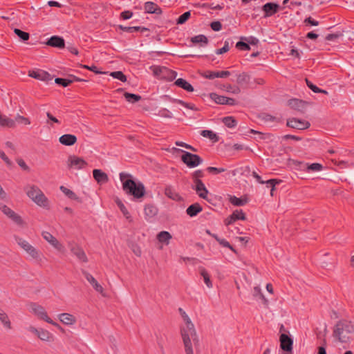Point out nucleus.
I'll use <instances>...</instances> for the list:
<instances>
[{"label": "nucleus", "mask_w": 354, "mask_h": 354, "mask_svg": "<svg viewBox=\"0 0 354 354\" xmlns=\"http://www.w3.org/2000/svg\"><path fill=\"white\" fill-rule=\"evenodd\" d=\"M178 311L183 321L180 328V335L185 353L194 354L193 344L196 345L198 343V337L195 326L188 315L182 308H179Z\"/></svg>", "instance_id": "f257e3e1"}, {"label": "nucleus", "mask_w": 354, "mask_h": 354, "mask_svg": "<svg viewBox=\"0 0 354 354\" xmlns=\"http://www.w3.org/2000/svg\"><path fill=\"white\" fill-rule=\"evenodd\" d=\"M333 337L340 343L351 342L354 339V324L346 319L339 320L334 327Z\"/></svg>", "instance_id": "f03ea898"}, {"label": "nucleus", "mask_w": 354, "mask_h": 354, "mask_svg": "<svg viewBox=\"0 0 354 354\" xmlns=\"http://www.w3.org/2000/svg\"><path fill=\"white\" fill-rule=\"evenodd\" d=\"M120 179L122 183L123 189L127 194L133 195L137 198L144 196V185L140 182L136 183L133 180L131 175L121 173L120 174Z\"/></svg>", "instance_id": "7ed1b4c3"}, {"label": "nucleus", "mask_w": 354, "mask_h": 354, "mask_svg": "<svg viewBox=\"0 0 354 354\" xmlns=\"http://www.w3.org/2000/svg\"><path fill=\"white\" fill-rule=\"evenodd\" d=\"M25 189L27 196L36 205L44 208L49 207L48 199L37 186L30 185Z\"/></svg>", "instance_id": "20e7f679"}, {"label": "nucleus", "mask_w": 354, "mask_h": 354, "mask_svg": "<svg viewBox=\"0 0 354 354\" xmlns=\"http://www.w3.org/2000/svg\"><path fill=\"white\" fill-rule=\"evenodd\" d=\"M17 244L26 252L28 258L36 262H41L43 255L41 252L27 240L20 236H15Z\"/></svg>", "instance_id": "39448f33"}, {"label": "nucleus", "mask_w": 354, "mask_h": 354, "mask_svg": "<svg viewBox=\"0 0 354 354\" xmlns=\"http://www.w3.org/2000/svg\"><path fill=\"white\" fill-rule=\"evenodd\" d=\"M15 121L24 125H30L31 122L29 118L24 117L19 114L15 116V120L0 113V127L4 128H15Z\"/></svg>", "instance_id": "423d86ee"}, {"label": "nucleus", "mask_w": 354, "mask_h": 354, "mask_svg": "<svg viewBox=\"0 0 354 354\" xmlns=\"http://www.w3.org/2000/svg\"><path fill=\"white\" fill-rule=\"evenodd\" d=\"M149 68L153 75L159 79L171 81L177 75L176 72L171 71L165 66H151Z\"/></svg>", "instance_id": "0eeeda50"}, {"label": "nucleus", "mask_w": 354, "mask_h": 354, "mask_svg": "<svg viewBox=\"0 0 354 354\" xmlns=\"http://www.w3.org/2000/svg\"><path fill=\"white\" fill-rule=\"evenodd\" d=\"M41 234L43 239L57 251L62 253L65 252V248L64 245L59 241H58L57 238H55L51 233L47 231H42Z\"/></svg>", "instance_id": "6e6552de"}, {"label": "nucleus", "mask_w": 354, "mask_h": 354, "mask_svg": "<svg viewBox=\"0 0 354 354\" xmlns=\"http://www.w3.org/2000/svg\"><path fill=\"white\" fill-rule=\"evenodd\" d=\"M0 210L17 225L23 226L25 224L22 218L6 205L0 203Z\"/></svg>", "instance_id": "1a4fd4ad"}, {"label": "nucleus", "mask_w": 354, "mask_h": 354, "mask_svg": "<svg viewBox=\"0 0 354 354\" xmlns=\"http://www.w3.org/2000/svg\"><path fill=\"white\" fill-rule=\"evenodd\" d=\"M178 150L180 151V149ZM180 151L183 152V155L182 156L183 162L189 167H196L201 164L202 160L198 155L192 154L183 150H180Z\"/></svg>", "instance_id": "9d476101"}, {"label": "nucleus", "mask_w": 354, "mask_h": 354, "mask_svg": "<svg viewBox=\"0 0 354 354\" xmlns=\"http://www.w3.org/2000/svg\"><path fill=\"white\" fill-rule=\"evenodd\" d=\"M29 310L32 313L35 314L38 318L43 319L46 322H50V321L48 320L49 317L47 314V312L41 306H39L35 303H32L29 305Z\"/></svg>", "instance_id": "9b49d317"}, {"label": "nucleus", "mask_w": 354, "mask_h": 354, "mask_svg": "<svg viewBox=\"0 0 354 354\" xmlns=\"http://www.w3.org/2000/svg\"><path fill=\"white\" fill-rule=\"evenodd\" d=\"M68 246L71 250V252L77 257V258L83 261L86 262L87 261V257L86 256L85 252L82 250V248L77 244L74 241H69L68 243Z\"/></svg>", "instance_id": "f8f14e48"}, {"label": "nucleus", "mask_w": 354, "mask_h": 354, "mask_svg": "<svg viewBox=\"0 0 354 354\" xmlns=\"http://www.w3.org/2000/svg\"><path fill=\"white\" fill-rule=\"evenodd\" d=\"M279 341L281 348L286 353V354H291L293 345L292 339L283 333L280 335Z\"/></svg>", "instance_id": "ddd939ff"}, {"label": "nucleus", "mask_w": 354, "mask_h": 354, "mask_svg": "<svg viewBox=\"0 0 354 354\" xmlns=\"http://www.w3.org/2000/svg\"><path fill=\"white\" fill-rule=\"evenodd\" d=\"M68 165L75 169H80L86 165V162L81 158L71 156L68 158Z\"/></svg>", "instance_id": "4468645a"}, {"label": "nucleus", "mask_w": 354, "mask_h": 354, "mask_svg": "<svg viewBox=\"0 0 354 354\" xmlns=\"http://www.w3.org/2000/svg\"><path fill=\"white\" fill-rule=\"evenodd\" d=\"M210 98L216 104L234 105L235 100L223 95H218L216 93H211Z\"/></svg>", "instance_id": "2eb2a0df"}, {"label": "nucleus", "mask_w": 354, "mask_h": 354, "mask_svg": "<svg viewBox=\"0 0 354 354\" xmlns=\"http://www.w3.org/2000/svg\"><path fill=\"white\" fill-rule=\"evenodd\" d=\"M58 319L64 325L73 326L76 324V317L70 313H63L57 315Z\"/></svg>", "instance_id": "dca6fc26"}, {"label": "nucleus", "mask_w": 354, "mask_h": 354, "mask_svg": "<svg viewBox=\"0 0 354 354\" xmlns=\"http://www.w3.org/2000/svg\"><path fill=\"white\" fill-rule=\"evenodd\" d=\"M85 277L96 292L101 294L103 297H106V294L104 292L103 287L97 282V281L91 274L86 273L85 274Z\"/></svg>", "instance_id": "f3484780"}, {"label": "nucleus", "mask_w": 354, "mask_h": 354, "mask_svg": "<svg viewBox=\"0 0 354 354\" xmlns=\"http://www.w3.org/2000/svg\"><path fill=\"white\" fill-rule=\"evenodd\" d=\"M231 73L228 71H223L220 72H214V71H205L203 73L202 75L209 80H213L216 77L219 78H225L230 75Z\"/></svg>", "instance_id": "a211bd4d"}, {"label": "nucleus", "mask_w": 354, "mask_h": 354, "mask_svg": "<svg viewBox=\"0 0 354 354\" xmlns=\"http://www.w3.org/2000/svg\"><path fill=\"white\" fill-rule=\"evenodd\" d=\"M29 76L45 82L52 80V77L50 75L42 70L30 71Z\"/></svg>", "instance_id": "6ab92c4d"}, {"label": "nucleus", "mask_w": 354, "mask_h": 354, "mask_svg": "<svg viewBox=\"0 0 354 354\" xmlns=\"http://www.w3.org/2000/svg\"><path fill=\"white\" fill-rule=\"evenodd\" d=\"M287 125L294 129H305L309 127L310 124L304 120H300L296 118H292L287 121Z\"/></svg>", "instance_id": "aec40b11"}, {"label": "nucleus", "mask_w": 354, "mask_h": 354, "mask_svg": "<svg viewBox=\"0 0 354 354\" xmlns=\"http://www.w3.org/2000/svg\"><path fill=\"white\" fill-rule=\"evenodd\" d=\"M193 189H195L196 194L202 198L207 199L208 196V190L205 184L201 180H197L194 184Z\"/></svg>", "instance_id": "412c9836"}, {"label": "nucleus", "mask_w": 354, "mask_h": 354, "mask_svg": "<svg viewBox=\"0 0 354 354\" xmlns=\"http://www.w3.org/2000/svg\"><path fill=\"white\" fill-rule=\"evenodd\" d=\"M279 6L274 3H267L262 8V10L265 13L266 17H268L273 15L279 10Z\"/></svg>", "instance_id": "4be33fe9"}, {"label": "nucleus", "mask_w": 354, "mask_h": 354, "mask_svg": "<svg viewBox=\"0 0 354 354\" xmlns=\"http://www.w3.org/2000/svg\"><path fill=\"white\" fill-rule=\"evenodd\" d=\"M245 219V216L242 210H235L230 217L226 218V220L225 221V225H229L232 224L236 220L244 221Z\"/></svg>", "instance_id": "5701e85b"}, {"label": "nucleus", "mask_w": 354, "mask_h": 354, "mask_svg": "<svg viewBox=\"0 0 354 354\" xmlns=\"http://www.w3.org/2000/svg\"><path fill=\"white\" fill-rule=\"evenodd\" d=\"M59 141L64 145L71 146L77 142V138L72 134H64L59 137Z\"/></svg>", "instance_id": "b1692460"}, {"label": "nucleus", "mask_w": 354, "mask_h": 354, "mask_svg": "<svg viewBox=\"0 0 354 354\" xmlns=\"http://www.w3.org/2000/svg\"><path fill=\"white\" fill-rule=\"evenodd\" d=\"M93 178L98 183H101V184L105 183L109 180V178H108V176L106 175V174H105L100 169H94L93 171Z\"/></svg>", "instance_id": "393cba45"}, {"label": "nucleus", "mask_w": 354, "mask_h": 354, "mask_svg": "<svg viewBox=\"0 0 354 354\" xmlns=\"http://www.w3.org/2000/svg\"><path fill=\"white\" fill-rule=\"evenodd\" d=\"M46 44L50 46L62 48L64 47V40L60 37L53 36L48 39Z\"/></svg>", "instance_id": "a878e982"}, {"label": "nucleus", "mask_w": 354, "mask_h": 354, "mask_svg": "<svg viewBox=\"0 0 354 354\" xmlns=\"http://www.w3.org/2000/svg\"><path fill=\"white\" fill-rule=\"evenodd\" d=\"M144 9L148 13H161V9L156 3L151 1L145 3Z\"/></svg>", "instance_id": "bb28decb"}, {"label": "nucleus", "mask_w": 354, "mask_h": 354, "mask_svg": "<svg viewBox=\"0 0 354 354\" xmlns=\"http://www.w3.org/2000/svg\"><path fill=\"white\" fill-rule=\"evenodd\" d=\"M171 238L170 233L167 231H162L157 234L158 241L165 245H168Z\"/></svg>", "instance_id": "cd10ccee"}, {"label": "nucleus", "mask_w": 354, "mask_h": 354, "mask_svg": "<svg viewBox=\"0 0 354 354\" xmlns=\"http://www.w3.org/2000/svg\"><path fill=\"white\" fill-rule=\"evenodd\" d=\"M37 337L42 341L50 342L53 340V335L49 331L41 328L39 329Z\"/></svg>", "instance_id": "c85d7f7f"}, {"label": "nucleus", "mask_w": 354, "mask_h": 354, "mask_svg": "<svg viewBox=\"0 0 354 354\" xmlns=\"http://www.w3.org/2000/svg\"><path fill=\"white\" fill-rule=\"evenodd\" d=\"M176 85L178 86L183 88V89L186 90L187 91L192 92L194 91L193 86L187 82L186 80L182 78L178 79L175 82Z\"/></svg>", "instance_id": "c756f323"}, {"label": "nucleus", "mask_w": 354, "mask_h": 354, "mask_svg": "<svg viewBox=\"0 0 354 354\" xmlns=\"http://www.w3.org/2000/svg\"><path fill=\"white\" fill-rule=\"evenodd\" d=\"M202 210L201 207L198 204L195 203L190 205L186 210L187 214L190 216H194Z\"/></svg>", "instance_id": "7c9ffc66"}, {"label": "nucleus", "mask_w": 354, "mask_h": 354, "mask_svg": "<svg viewBox=\"0 0 354 354\" xmlns=\"http://www.w3.org/2000/svg\"><path fill=\"white\" fill-rule=\"evenodd\" d=\"M200 274L203 277L204 282L206 284V286L209 288H212V281L210 280L209 274H208L207 270L205 268H202L200 269Z\"/></svg>", "instance_id": "2f4dec72"}, {"label": "nucleus", "mask_w": 354, "mask_h": 354, "mask_svg": "<svg viewBox=\"0 0 354 354\" xmlns=\"http://www.w3.org/2000/svg\"><path fill=\"white\" fill-rule=\"evenodd\" d=\"M0 321L1 322L4 327H6L8 329L11 328V323L10 322L8 316L5 312H3L1 310H0Z\"/></svg>", "instance_id": "473e14b6"}, {"label": "nucleus", "mask_w": 354, "mask_h": 354, "mask_svg": "<svg viewBox=\"0 0 354 354\" xmlns=\"http://www.w3.org/2000/svg\"><path fill=\"white\" fill-rule=\"evenodd\" d=\"M250 80V75H248L245 73H242L237 75L236 82L239 85H243L244 84H248Z\"/></svg>", "instance_id": "72a5a7b5"}, {"label": "nucleus", "mask_w": 354, "mask_h": 354, "mask_svg": "<svg viewBox=\"0 0 354 354\" xmlns=\"http://www.w3.org/2000/svg\"><path fill=\"white\" fill-rule=\"evenodd\" d=\"M144 210L145 216L149 218H151L157 214V209L153 205H146Z\"/></svg>", "instance_id": "f704fd0d"}, {"label": "nucleus", "mask_w": 354, "mask_h": 354, "mask_svg": "<svg viewBox=\"0 0 354 354\" xmlns=\"http://www.w3.org/2000/svg\"><path fill=\"white\" fill-rule=\"evenodd\" d=\"M192 42L194 44H207L208 42L207 38L203 35H196L195 37H192Z\"/></svg>", "instance_id": "c9c22d12"}, {"label": "nucleus", "mask_w": 354, "mask_h": 354, "mask_svg": "<svg viewBox=\"0 0 354 354\" xmlns=\"http://www.w3.org/2000/svg\"><path fill=\"white\" fill-rule=\"evenodd\" d=\"M230 201L235 206H243L248 202L246 199L239 198L234 196L230 197Z\"/></svg>", "instance_id": "e433bc0d"}, {"label": "nucleus", "mask_w": 354, "mask_h": 354, "mask_svg": "<svg viewBox=\"0 0 354 354\" xmlns=\"http://www.w3.org/2000/svg\"><path fill=\"white\" fill-rule=\"evenodd\" d=\"M59 189L69 198L74 200H77L78 198L77 195L73 191L66 188V187L61 186Z\"/></svg>", "instance_id": "4c0bfd02"}, {"label": "nucleus", "mask_w": 354, "mask_h": 354, "mask_svg": "<svg viewBox=\"0 0 354 354\" xmlns=\"http://www.w3.org/2000/svg\"><path fill=\"white\" fill-rule=\"evenodd\" d=\"M165 194L167 196L173 200H177L179 198L178 194L175 192V191L171 187H167L165 188Z\"/></svg>", "instance_id": "58836bf2"}, {"label": "nucleus", "mask_w": 354, "mask_h": 354, "mask_svg": "<svg viewBox=\"0 0 354 354\" xmlns=\"http://www.w3.org/2000/svg\"><path fill=\"white\" fill-rule=\"evenodd\" d=\"M201 136L205 138H208L211 140L217 141L218 137L212 131L209 130H203L201 131Z\"/></svg>", "instance_id": "ea45409f"}, {"label": "nucleus", "mask_w": 354, "mask_h": 354, "mask_svg": "<svg viewBox=\"0 0 354 354\" xmlns=\"http://www.w3.org/2000/svg\"><path fill=\"white\" fill-rule=\"evenodd\" d=\"M223 122L229 128H233L236 125L235 119L230 116L223 118Z\"/></svg>", "instance_id": "a19ab883"}, {"label": "nucleus", "mask_w": 354, "mask_h": 354, "mask_svg": "<svg viewBox=\"0 0 354 354\" xmlns=\"http://www.w3.org/2000/svg\"><path fill=\"white\" fill-rule=\"evenodd\" d=\"M124 97H125L126 100L131 103H134L136 102H138L141 98V97L140 95L131 94V93H125Z\"/></svg>", "instance_id": "79ce46f5"}, {"label": "nucleus", "mask_w": 354, "mask_h": 354, "mask_svg": "<svg viewBox=\"0 0 354 354\" xmlns=\"http://www.w3.org/2000/svg\"><path fill=\"white\" fill-rule=\"evenodd\" d=\"M110 75L113 78L118 79L123 82L127 81V77L121 71H114L110 73Z\"/></svg>", "instance_id": "37998d69"}, {"label": "nucleus", "mask_w": 354, "mask_h": 354, "mask_svg": "<svg viewBox=\"0 0 354 354\" xmlns=\"http://www.w3.org/2000/svg\"><path fill=\"white\" fill-rule=\"evenodd\" d=\"M14 32L18 37H19L24 41H26L29 39V34L28 32H24L17 28H15L14 30Z\"/></svg>", "instance_id": "c03bdc74"}, {"label": "nucleus", "mask_w": 354, "mask_h": 354, "mask_svg": "<svg viewBox=\"0 0 354 354\" xmlns=\"http://www.w3.org/2000/svg\"><path fill=\"white\" fill-rule=\"evenodd\" d=\"M323 167L319 163H313L310 165H308L307 167L308 171H319L322 170Z\"/></svg>", "instance_id": "a18cd8bd"}, {"label": "nucleus", "mask_w": 354, "mask_h": 354, "mask_svg": "<svg viewBox=\"0 0 354 354\" xmlns=\"http://www.w3.org/2000/svg\"><path fill=\"white\" fill-rule=\"evenodd\" d=\"M55 82L57 84H60V85L63 86L64 87L68 86L73 82V81L71 80L63 79V78H56L55 80Z\"/></svg>", "instance_id": "49530a36"}, {"label": "nucleus", "mask_w": 354, "mask_h": 354, "mask_svg": "<svg viewBox=\"0 0 354 354\" xmlns=\"http://www.w3.org/2000/svg\"><path fill=\"white\" fill-rule=\"evenodd\" d=\"M191 15V13L190 12H185V13H183L182 15H180L178 20H177V23L178 24H184L190 17Z\"/></svg>", "instance_id": "de8ad7c7"}, {"label": "nucleus", "mask_w": 354, "mask_h": 354, "mask_svg": "<svg viewBox=\"0 0 354 354\" xmlns=\"http://www.w3.org/2000/svg\"><path fill=\"white\" fill-rule=\"evenodd\" d=\"M116 203L118 205L119 208L120 209L121 212L123 213L124 216H125L126 218H128L129 217V213L127 211V208L123 205V203L120 200H117Z\"/></svg>", "instance_id": "09e8293b"}, {"label": "nucleus", "mask_w": 354, "mask_h": 354, "mask_svg": "<svg viewBox=\"0 0 354 354\" xmlns=\"http://www.w3.org/2000/svg\"><path fill=\"white\" fill-rule=\"evenodd\" d=\"M203 176V173L201 170L195 171L192 174V178L194 179V184L196 183L197 180H201L200 178Z\"/></svg>", "instance_id": "8fccbe9b"}, {"label": "nucleus", "mask_w": 354, "mask_h": 354, "mask_svg": "<svg viewBox=\"0 0 354 354\" xmlns=\"http://www.w3.org/2000/svg\"><path fill=\"white\" fill-rule=\"evenodd\" d=\"M229 42L227 41H225L224 46L220 49H217L216 50V53L217 55H221L223 54L229 50Z\"/></svg>", "instance_id": "3c124183"}, {"label": "nucleus", "mask_w": 354, "mask_h": 354, "mask_svg": "<svg viewBox=\"0 0 354 354\" xmlns=\"http://www.w3.org/2000/svg\"><path fill=\"white\" fill-rule=\"evenodd\" d=\"M213 236L216 239V241L223 246L230 248L231 250H233L232 247L230 245V243L223 239H220L216 235H213Z\"/></svg>", "instance_id": "603ef678"}, {"label": "nucleus", "mask_w": 354, "mask_h": 354, "mask_svg": "<svg viewBox=\"0 0 354 354\" xmlns=\"http://www.w3.org/2000/svg\"><path fill=\"white\" fill-rule=\"evenodd\" d=\"M236 46L242 50H250V46L248 44L243 42V41H239L236 43Z\"/></svg>", "instance_id": "864d4df0"}, {"label": "nucleus", "mask_w": 354, "mask_h": 354, "mask_svg": "<svg viewBox=\"0 0 354 354\" xmlns=\"http://www.w3.org/2000/svg\"><path fill=\"white\" fill-rule=\"evenodd\" d=\"M17 164L19 165V166L23 169L25 171H30V167L26 165V163L25 162V161L22 159H18L17 160Z\"/></svg>", "instance_id": "5fc2aeb1"}, {"label": "nucleus", "mask_w": 354, "mask_h": 354, "mask_svg": "<svg viewBox=\"0 0 354 354\" xmlns=\"http://www.w3.org/2000/svg\"><path fill=\"white\" fill-rule=\"evenodd\" d=\"M119 28L121 30H122L124 31L129 32H133L136 31L140 29V27H137V26L126 27V26H119Z\"/></svg>", "instance_id": "6e6d98bb"}, {"label": "nucleus", "mask_w": 354, "mask_h": 354, "mask_svg": "<svg viewBox=\"0 0 354 354\" xmlns=\"http://www.w3.org/2000/svg\"><path fill=\"white\" fill-rule=\"evenodd\" d=\"M0 158L8 165H12V162L11 160L8 158V157L6 155V153L0 149Z\"/></svg>", "instance_id": "4d7b16f0"}, {"label": "nucleus", "mask_w": 354, "mask_h": 354, "mask_svg": "<svg viewBox=\"0 0 354 354\" xmlns=\"http://www.w3.org/2000/svg\"><path fill=\"white\" fill-rule=\"evenodd\" d=\"M281 183L280 180L277 179H270L267 181H266V183L268 185V187H274L276 185H278Z\"/></svg>", "instance_id": "13d9d810"}, {"label": "nucleus", "mask_w": 354, "mask_h": 354, "mask_svg": "<svg viewBox=\"0 0 354 354\" xmlns=\"http://www.w3.org/2000/svg\"><path fill=\"white\" fill-rule=\"evenodd\" d=\"M340 36H342V34L340 33L329 34L326 37V39L327 41H334L338 39Z\"/></svg>", "instance_id": "bf43d9fd"}, {"label": "nucleus", "mask_w": 354, "mask_h": 354, "mask_svg": "<svg viewBox=\"0 0 354 354\" xmlns=\"http://www.w3.org/2000/svg\"><path fill=\"white\" fill-rule=\"evenodd\" d=\"M176 145L177 146H180V147H185V148L188 149H191V150H192L194 151H196V149L194 147H192L191 145H187V144H186L185 142H183L176 141Z\"/></svg>", "instance_id": "052dcab7"}, {"label": "nucleus", "mask_w": 354, "mask_h": 354, "mask_svg": "<svg viewBox=\"0 0 354 354\" xmlns=\"http://www.w3.org/2000/svg\"><path fill=\"white\" fill-rule=\"evenodd\" d=\"M211 28L214 31H218L221 29V24L219 21H214L211 24Z\"/></svg>", "instance_id": "680f3d73"}, {"label": "nucleus", "mask_w": 354, "mask_h": 354, "mask_svg": "<svg viewBox=\"0 0 354 354\" xmlns=\"http://www.w3.org/2000/svg\"><path fill=\"white\" fill-rule=\"evenodd\" d=\"M207 171L212 173H221L225 171V169L223 168H216L214 167H207Z\"/></svg>", "instance_id": "e2e57ef3"}, {"label": "nucleus", "mask_w": 354, "mask_h": 354, "mask_svg": "<svg viewBox=\"0 0 354 354\" xmlns=\"http://www.w3.org/2000/svg\"><path fill=\"white\" fill-rule=\"evenodd\" d=\"M306 84L315 93H318L320 91V88H319L315 85L313 84L310 82H309L308 80H306Z\"/></svg>", "instance_id": "0e129e2a"}, {"label": "nucleus", "mask_w": 354, "mask_h": 354, "mask_svg": "<svg viewBox=\"0 0 354 354\" xmlns=\"http://www.w3.org/2000/svg\"><path fill=\"white\" fill-rule=\"evenodd\" d=\"M250 132L252 133H254L257 136V137L256 138V139H265L266 138V136L262 133L261 132H259V131H257L254 129H250Z\"/></svg>", "instance_id": "69168bd1"}, {"label": "nucleus", "mask_w": 354, "mask_h": 354, "mask_svg": "<svg viewBox=\"0 0 354 354\" xmlns=\"http://www.w3.org/2000/svg\"><path fill=\"white\" fill-rule=\"evenodd\" d=\"M304 23L310 24L311 26H318L319 22L311 17H308L304 20Z\"/></svg>", "instance_id": "338daca9"}, {"label": "nucleus", "mask_w": 354, "mask_h": 354, "mask_svg": "<svg viewBox=\"0 0 354 354\" xmlns=\"http://www.w3.org/2000/svg\"><path fill=\"white\" fill-rule=\"evenodd\" d=\"M133 14L130 11H124L121 13V17L124 19H129L132 17Z\"/></svg>", "instance_id": "774afa93"}]
</instances>
